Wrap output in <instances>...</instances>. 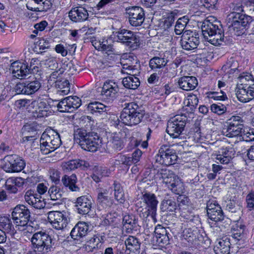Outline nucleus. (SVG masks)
I'll return each instance as SVG.
<instances>
[{"instance_id": "f3484780", "label": "nucleus", "mask_w": 254, "mask_h": 254, "mask_svg": "<svg viewBox=\"0 0 254 254\" xmlns=\"http://www.w3.org/2000/svg\"><path fill=\"white\" fill-rule=\"evenodd\" d=\"M81 105V100L77 96H68L62 100L58 104L61 112H72Z\"/></svg>"}, {"instance_id": "4be33fe9", "label": "nucleus", "mask_w": 254, "mask_h": 254, "mask_svg": "<svg viewBox=\"0 0 254 254\" xmlns=\"http://www.w3.org/2000/svg\"><path fill=\"white\" fill-rule=\"evenodd\" d=\"M27 8L35 11H46L50 9L52 3L51 0H27Z\"/></svg>"}, {"instance_id": "f8f14e48", "label": "nucleus", "mask_w": 254, "mask_h": 254, "mask_svg": "<svg viewBox=\"0 0 254 254\" xmlns=\"http://www.w3.org/2000/svg\"><path fill=\"white\" fill-rule=\"evenodd\" d=\"M156 157L157 162L165 166H170L175 164L178 158L175 151L167 146L160 148L159 153Z\"/></svg>"}, {"instance_id": "774afa93", "label": "nucleus", "mask_w": 254, "mask_h": 254, "mask_svg": "<svg viewBox=\"0 0 254 254\" xmlns=\"http://www.w3.org/2000/svg\"><path fill=\"white\" fill-rule=\"evenodd\" d=\"M50 178L52 182H54L56 184L60 182V173L57 170L53 169L50 171Z\"/></svg>"}, {"instance_id": "1a4fd4ad", "label": "nucleus", "mask_w": 254, "mask_h": 254, "mask_svg": "<svg viewBox=\"0 0 254 254\" xmlns=\"http://www.w3.org/2000/svg\"><path fill=\"white\" fill-rule=\"evenodd\" d=\"M115 36L117 41L132 50L136 49L139 45V37L131 31L122 29L117 32Z\"/></svg>"}, {"instance_id": "052dcab7", "label": "nucleus", "mask_w": 254, "mask_h": 254, "mask_svg": "<svg viewBox=\"0 0 254 254\" xmlns=\"http://www.w3.org/2000/svg\"><path fill=\"white\" fill-rule=\"evenodd\" d=\"M211 110L214 113L221 115L226 111V108L222 104H213L211 105Z\"/></svg>"}, {"instance_id": "5fc2aeb1", "label": "nucleus", "mask_w": 254, "mask_h": 254, "mask_svg": "<svg viewBox=\"0 0 254 254\" xmlns=\"http://www.w3.org/2000/svg\"><path fill=\"white\" fill-rule=\"evenodd\" d=\"M48 193L51 199L53 200L61 199L62 197V191L56 186H52L49 190Z\"/></svg>"}, {"instance_id": "5701e85b", "label": "nucleus", "mask_w": 254, "mask_h": 254, "mask_svg": "<svg viewBox=\"0 0 254 254\" xmlns=\"http://www.w3.org/2000/svg\"><path fill=\"white\" fill-rule=\"evenodd\" d=\"M92 201L91 196L83 195L78 197L75 205L78 212L81 214H88L92 207Z\"/></svg>"}, {"instance_id": "bb28decb", "label": "nucleus", "mask_w": 254, "mask_h": 254, "mask_svg": "<svg viewBox=\"0 0 254 254\" xmlns=\"http://www.w3.org/2000/svg\"><path fill=\"white\" fill-rule=\"evenodd\" d=\"M12 73L17 78H25L27 75L31 73V69L24 63L14 62L12 64Z\"/></svg>"}, {"instance_id": "bf43d9fd", "label": "nucleus", "mask_w": 254, "mask_h": 254, "mask_svg": "<svg viewBox=\"0 0 254 254\" xmlns=\"http://www.w3.org/2000/svg\"><path fill=\"white\" fill-rule=\"evenodd\" d=\"M45 65L51 70H56L58 68V63L55 58H48L45 61Z\"/></svg>"}, {"instance_id": "338daca9", "label": "nucleus", "mask_w": 254, "mask_h": 254, "mask_svg": "<svg viewBox=\"0 0 254 254\" xmlns=\"http://www.w3.org/2000/svg\"><path fill=\"white\" fill-rule=\"evenodd\" d=\"M5 186L6 189L11 193H15L18 190V189L16 188V187L13 183L12 179H8L5 183Z\"/></svg>"}, {"instance_id": "20e7f679", "label": "nucleus", "mask_w": 254, "mask_h": 254, "mask_svg": "<svg viewBox=\"0 0 254 254\" xmlns=\"http://www.w3.org/2000/svg\"><path fill=\"white\" fill-rule=\"evenodd\" d=\"M145 114V111L139 108L137 104L131 102L124 108L120 115V119L126 125L134 126L142 121Z\"/></svg>"}, {"instance_id": "39448f33", "label": "nucleus", "mask_w": 254, "mask_h": 254, "mask_svg": "<svg viewBox=\"0 0 254 254\" xmlns=\"http://www.w3.org/2000/svg\"><path fill=\"white\" fill-rule=\"evenodd\" d=\"M62 144L59 134L54 130L44 132L40 139V150L43 154H48L58 149Z\"/></svg>"}, {"instance_id": "dca6fc26", "label": "nucleus", "mask_w": 254, "mask_h": 254, "mask_svg": "<svg viewBox=\"0 0 254 254\" xmlns=\"http://www.w3.org/2000/svg\"><path fill=\"white\" fill-rule=\"evenodd\" d=\"M119 91L118 85L115 82L108 80L104 83L100 95L103 100L111 102L116 98Z\"/></svg>"}, {"instance_id": "79ce46f5", "label": "nucleus", "mask_w": 254, "mask_h": 254, "mask_svg": "<svg viewBox=\"0 0 254 254\" xmlns=\"http://www.w3.org/2000/svg\"><path fill=\"white\" fill-rule=\"evenodd\" d=\"M167 62L164 58L155 56L150 60L149 65L151 69L156 70L165 67Z\"/></svg>"}, {"instance_id": "c85d7f7f", "label": "nucleus", "mask_w": 254, "mask_h": 254, "mask_svg": "<svg viewBox=\"0 0 254 254\" xmlns=\"http://www.w3.org/2000/svg\"><path fill=\"white\" fill-rule=\"evenodd\" d=\"M68 16L72 21L77 22L86 20L88 16V13L85 8L76 7L70 10Z\"/></svg>"}, {"instance_id": "09e8293b", "label": "nucleus", "mask_w": 254, "mask_h": 254, "mask_svg": "<svg viewBox=\"0 0 254 254\" xmlns=\"http://www.w3.org/2000/svg\"><path fill=\"white\" fill-rule=\"evenodd\" d=\"M168 189L176 194H182L184 192L185 190L184 185L179 178H177L173 184L169 186Z\"/></svg>"}, {"instance_id": "603ef678", "label": "nucleus", "mask_w": 254, "mask_h": 254, "mask_svg": "<svg viewBox=\"0 0 254 254\" xmlns=\"http://www.w3.org/2000/svg\"><path fill=\"white\" fill-rule=\"evenodd\" d=\"M137 219L133 215H127L124 217L123 223L125 226L128 225L127 229H133L136 227Z\"/></svg>"}, {"instance_id": "49530a36", "label": "nucleus", "mask_w": 254, "mask_h": 254, "mask_svg": "<svg viewBox=\"0 0 254 254\" xmlns=\"http://www.w3.org/2000/svg\"><path fill=\"white\" fill-rule=\"evenodd\" d=\"M246 227L243 224H237L236 227L234 228L232 231V237L237 240H240L242 239L245 235Z\"/></svg>"}, {"instance_id": "8fccbe9b", "label": "nucleus", "mask_w": 254, "mask_h": 254, "mask_svg": "<svg viewBox=\"0 0 254 254\" xmlns=\"http://www.w3.org/2000/svg\"><path fill=\"white\" fill-rule=\"evenodd\" d=\"M13 226L10 219L7 216L0 217V229L5 231V233L11 232Z\"/></svg>"}, {"instance_id": "6ab92c4d", "label": "nucleus", "mask_w": 254, "mask_h": 254, "mask_svg": "<svg viewBox=\"0 0 254 254\" xmlns=\"http://www.w3.org/2000/svg\"><path fill=\"white\" fill-rule=\"evenodd\" d=\"M206 208L208 217L211 220L217 222L224 219L223 211L216 201L209 200L207 203Z\"/></svg>"}, {"instance_id": "37998d69", "label": "nucleus", "mask_w": 254, "mask_h": 254, "mask_svg": "<svg viewBox=\"0 0 254 254\" xmlns=\"http://www.w3.org/2000/svg\"><path fill=\"white\" fill-rule=\"evenodd\" d=\"M122 133H115L110 141L111 145L117 151L121 150L124 146V138Z\"/></svg>"}, {"instance_id": "7c9ffc66", "label": "nucleus", "mask_w": 254, "mask_h": 254, "mask_svg": "<svg viewBox=\"0 0 254 254\" xmlns=\"http://www.w3.org/2000/svg\"><path fill=\"white\" fill-rule=\"evenodd\" d=\"M230 239L225 237L217 241L214 247V251L216 254H229L230 249Z\"/></svg>"}, {"instance_id": "f03ea898", "label": "nucleus", "mask_w": 254, "mask_h": 254, "mask_svg": "<svg viewBox=\"0 0 254 254\" xmlns=\"http://www.w3.org/2000/svg\"><path fill=\"white\" fill-rule=\"evenodd\" d=\"M74 140L85 150L95 152L101 146V139L97 133H87L83 128H77L74 132Z\"/></svg>"}, {"instance_id": "69168bd1", "label": "nucleus", "mask_w": 254, "mask_h": 254, "mask_svg": "<svg viewBox=\"0 0 254 254\" xmlns=\"http://www.w3.org/2000/svg\"><path fill=\"white\" fill-rule=\"evenodd\" d=\"M247 207L249 210L254 208V192L249 193L246 196Z\"/></svg>"}, {"instance_id": "0eeeda50", "label": "nucleus", "mask_w": 254, "mask_h": 254, "mask_svg": "<svg viewBox=\"0 0 254 254\" xmlns=\"http://www.w3.org/2000/svg\"><path fill=\"white\" fill-rule=\"evenodd\" d=\"M243 125L239 116H233L223 128L222 134L228 137L243 136Z\"/></svg>"}, {"instance_id": "c03bdc74", "label": "nucleus", "mask_w": 254, "mask_h": 254, "mask_svg": "<svg viewBox=\"0 0 254 254\" xmlns=\"http://www.w3.org/2000/svg\"><path fill=\"white\" fill-rule=\"evenodd\" d=\"M127 249L133 253L137 252L140 249V244L138 240L133 236H129L125 241Z\"/></svg>"}, {"instance_id": "c9c22d12", "label": "nucleus", "mask_w": 254, "mask_h": 254, "mask_svg": "<svg viewBox=\"0 0 254 254\" xmlns=\"http://www.w3.org/2000/svg\"><path fill=\"white\" fill-rule=\"evenodd\" d=\"M137 75L127 76L123 78L122 83L124 86L129 89L135 90L140 85L139 79Z\"/></svg>"}, {"instance_id": "3c124183", "label": "nucleus", "mask_w": 254, "mask_h": 254, "mask_svg": "<svg viewBox=\"0 0 254 254\" xmlns=\"http://www.w3.org/2000/svg\"><path fill=\"white\" fill-rule=\"evenodd\" d=\"M238 63L237 61L231 59L225 64H224L222 69L229 74L233 73L238 69Z\"/></svg>"}, {"instance_id": "864d4df0", "label": "nucleus", "mask_w": 254, "mask_h": 254, "mask_svg": "<svg viewBox=\"0 0 254 254\" xmlns=\"http://www.w3.org/2000/svg\"><path fill=\"white\" fill-rule=\"evenodd\" d=\"M196 232L192 231L190 228L185 229L183 232V238L189 243L192 244L196 240Z\"/></svg>"}, {"instance_id": "4c0bfd02", "label": "nucleus", "mask_w": 254, "mask_h": 254, "mask_svg": "<svg viewBox=\"0 0 254 254\" xmlns=\"http://www.w3.org/2000/svg\"><path fill=\"white\" fill-rule=\"evenodd\" d=\"M247 26L248 21L244 20L243 24H240L236 21H232L229 28L232 33L236 36H240L245 33L246 28Z\"/></svg>"}, {"instance_id": "2f4dec72", "label": "nucleus", "mask_w": 254, "mask_h": 254, "mask_svg": "<svg viewBox=\"0 0 254 254\" xmlns=\"http://www.w3.org/2000/svg\"><path fill=\"white\" fill-rule=\"evenodd\" d=\"M22 133L23 137L21 141L22 142L32 141L37 134L36 128L33 125H25L22 128Z\"/></svg>"}, {"instance_id": "72a5a7b5", "label": "nucleus", "mask_w": 254, "mask_h": 254, "mask_svg": "<svg viewBox=\"0 0 254 254\" xmlns=\"http://www.w3.org/2000/svg\"><path fill=\"white\" fill-rule=\"evenodd\" d=\"M62 182L64 187H68L72 191H79L80 188L76 185V176L73 174L70 176L64 175L62 178Z\"/></svg>"}, {"instance_id": "680f3d73", "label": "nucleus", "mask_w": 254, "mask_h": 254, "mask_svg": "<svg viewBox=\"0 0 254 254\" xmlns=\"http://www.w3.org/2000/svg\"><path fill=\"white\" fill-rule=\"evenodd\" d=\"M209 97L213 98L214 100L221 101H224L227 99L226 95L222 90H221L220 93L218 92H211L209 94Z\"/></svg>"}, {"instance_id": "ea45409f", "label": "nucleus", "mask_w": 254, "mask_h": 254, "mask_svg": "<svg viewBox=\"0 0 254 254\" xmlns=\"http://www.w3.org/2000/svg\"><path fill=\"white\" fill-rule=\"evenodd\" d=\"M140 65L137 63V59L135 58V64L134 65H129L127 64H123V68L122 69V72L130 75H138L140 73Z\"/></svg>"}, {"instance_id": "4d7b16f0", "label": "nucleus", "mask_w": 254, "mask_h": 254, "mask_svg": "<svg viewBox=\"0 0 254 254\" xmlns=\"http://www.w3.org/2000/svg\"><path fill=\"white\" fill-rule=\"evenodd\" d=\"M233 18V21H236L240 24H243V21H248V25L252 21V18L251 16L246 15L245 14H235V15H232Z\"/></svg>"}, {"instance_id": "0e129e2a", "label": "nucleus", "mask_w": 254, "mask_h": 254, "mask_svg": "<svg viewBox=\"0 0 254 254\" xmlns=\"http://www.w3.org/2000/svg\"><path fill=\"white\" fill-rule=\"evenodd\" d=\"M170 231V229L169 228H166L161 225H157L155 228L154 230V236H157L159 235H161L164 234H169Z\"/></svg>"}, {"instance_id": "c756f323", "label": "nucleus", "mask_w": 254, "mask_h": 254, "mask_svg": "<svg viewBox=\"0 0 254 254\" xmlns=\"http://www.w3.org/2000/svg\"><path fill=\"white\" fill-rule=\"evenodd\" d=\"M103 238L99 235H94L83 246V249L87 252H92L98 250L102 245Z\"/></svg>"}, {"instance_id": "b1692460", "label": "nucleus", "mask_w": 254, "mask_h": 254, "mask_svg": "<svg viewBox=\"0 0 254 254\" xmlns=\"http://www.w3.org/2000/svg\"><path fill=\"white\" fill-rule=\"evenodd\" d=\"M109 190L107 189L103 190L98 194L97 204L100 210L108 209L113 204V200L108 195Z\"/></svg>"}, {"instance_id": "f257e3e1", "label": "nucleus", "mask_w": 254, "mask_h": 254, "mask_svg": "<svg viewBox=\"0 0 254 254\" xmlns=\"http://www.w3.org/2000/svg\"><path fill=\"white\" fill-rule=\"evenodd\" d=\"M202 34L205 40L215 46L220 45L224 40V30L220 21L210 16L202 22Z\"/></svg>"}, {"instance_id": "f704fd0d", "label": "nucleus", "mask_w": 254, "mask_h": 254, "mask_svg": "<svg viewBox=\"0 0 254 254\" xmlns=\"http://www.w3.org/2000/svg\"><path fill=\"white\" fill-rule=\"evenodd\" d=\"M232 159V152L227 147L220 148L216 155V160L217 163L228 164Z\"/></svg>"}, {"instance_id": "473e14b6", "label": "nucleus", "mask_w": 254, "mask_h": 254, "mask_svg": "<svg viewBox=\"0 0 254 254\" xmlns=\"http://www.w3.org/2000/svg\"><path fill=\"white\" fill-rule=\"evenodd\" d=\"M88 164L85 161L80 160H71L67 162H63L62 165V168L65 171H71L78 168L85 169Z\"/></svg>"}, {"instance_id": "a18cd8bd", "label": "nucleus", "mask_w": 254, "mask_h": 254, "mask_svg": "<svg viewBox=\"0 0 254 254\" xmlns=\"http://www.w3.org/2000/svg\"><path fill=\"white\" fill-rule=\"evenodd\" d=\"M160 208L162 211L174 212L177 208L174 199H164L161 203Z\"/></svg>"}, {"instance_id": "9d476101", "label": "nucleus", "mask_w": 254, "mask_h": 254, "mask_svg": "<svg viewBox=\"0 0 254 254\" xmlns=\"http://www.w3.org/2000/svg\"><path fill=\"white\" fill-rule=\"evenodd\" d=\"M48 220L52 227L56 230H60L65 228L69 219L64 212L51 211L47 213Z\"/></svg>"}, {"instance_id": "de8ad7c7", "label": "nucleus", "mask_w": 254, "mask_h": 254, "mask_svg": "<svg viewBox=\"0 0 254 254\" xmlns=\"http://www.w3.org/2000/svg\"><path fill=\"white\" fill-rule=\"evenodd\" d=\"M114 187L115 199L120 203H124L125 200V198L124 196V192L121 184L117 182H115Z\"/></svg>"}, {"instance_id": "cd10ccee", "label": "nucleus", "mask_w": 254, "mask_h": 254, "mask_svg": "<svg viewBox=\"0 0 254 254\" xmlns=\"http://www.w3.org/2000/svg\"><path fill=\"white\" fill-rule=\"evenodd\" d=\"M179 87L186 91L192 90L198 84L197 80L194 76H185L180 78L178 81Z\"/></svg>"}, {"instance_id": "58836bf2", "label": "nucleus", "mask_w": 254, "mask_h": 254, "mask_svg": "<svg viewBox=\"0 0 254 254\" xmlns=\"http://www.w3.org/2000/svg\"><path fill=\"white\" fill-rule=\"evenodd\" d=\"M88 109L92 114L99 113L102 114L108 112L110 110V107L100 102H95L90 103L88 105Z\"/></svg>"}, {"instance_id": "aec40b11", "label": "nucleus", "mask_w": 254, "mask_h": 254, "mask_svg": "<svg viewBox=\"0 0 254 254\" xmlns=\"http://www.w3.org/2000/svg\"><path fill=\"white\" fill-rule=\"evenodd\" d=\"M142 199L146 205L148 214H150L152 219L156 221L155 216L158 203L156 196L153 193L146 192L142 195Z\"/></svg>"}, {"instance_id": "a19ab883", "label": "nucleus", "mask_w": 254, "mask_h": 254, "mask_svg": "<svg viewBox=\"0 0 254 254\" xmlns=\"http://www.w3.org/2000/svg\"><path fill=\"white\" fill-rule=\"evenodd\" d=\"M55 86L58 89L57 93L61 95H67L70 91L69 83L67 80L58 79L55 81Z\"/></svg>"}, {"instance_id": "9b49d317", "label": "nucleus", "mask_w": 254, "mask_h": 254, "mask_svg": "<svg viewBox=\"0 0 254 254\" xmlns=\"http://www.w3.org/2000/svg\"><path fill=\"white\" fill-rule=\"evenodd\" d=\"M11 215L19 229L20 227L26 226L30 216L29 210L23 205H17L13 209Z\"/></svg>"}, {"instance_id": "e2e57ef3", "label": "nucleus", "mask_w": 254, "mask_h": 254, "mask_svg": "<svg viewBox=\"0 0 254 254\" xmlns=\"http://www.w3.org/2000/svg\"><path fill=\"white\" fill-rule=\"evenodd\" d=\"M54 70L50 75V81H55V79H60V75L63 74L64 71V68L62 67L59 68L58 69H56Z\"/></svg>"}, {"instance_id": "7ed1b4c3", "label": "nucleus", "mask_w": 254, "mask_h": 254, "mask_svg": "<svg viewBox=\"0 0 254 254\" xmlns=\"http://www.w3.org/2000/svg\"><path fill=\"white\" fill-rule=\"evenodd\" d=\"M32 251L27 254H49L54 251V243L52 237L45 232L34 233L31 238Z\"/></svg>"}, {"instance_id": "a878e982", "label": "nucleus", "mask_w": 254, "mask_h": 254, "mask_svg": "<svg viewBox=\"0 0 254 254\" xmlns=\"http://www.w3.org/2000/svg\"><path fill=\"white\" fill-rule=\"evenodd\" d=\"M89 226L84 222H79L75 225L70 232L71 237L74 240H79L88 233Z\"/></svg>"}, {"instance_id": "e433bc0d", "label": "nucleus", "mask_w": 254, "mask_h": 254, "mask_svg": "<svg viewBox=\"0 0 254 254\" xmlns=\"http://www.w3.org/2000/svg\"><path fill=\"white\" fill-rule=\"evenodd\" d=\"M162 179V182L165 184L167 187L169 188L179 177L176 176L173 172L168 170H161L158 175Z\"/></svg>"}, {"instance_id": "ddd939ff", "label": "nucleus", "mask_w": 254, "mask_h": 254, "mask_svg": "<svg viewBox=\"0 0 254 254\" xmlns=\"http://www.w3.org/2000/svg\"><path fill=\"white\" fill-rule=\"evenodd\" d=\"M129 24L134 27L141 26L145 19L143 9L139 6H133L126 10Z\"/></svg>"}, {"instance_id": "423d86ee", "label": "nucleus", "mask_w": 254, "mask_h": 254, "mask_svg": "<svg viewBox=\"0 0 254 254\" xmlns=\"http://www.w3.org/2000/svg\"><path fill=\"white\" fill-rule=\"evenodd\" d=\"M187 120L184 115H177L171 118L168 122L167 132L173 138H177L184 130Z\"/></svg>"}, {"instance_id": "a211bd4d", "label": "nucleus", "mask_w": 254, "mask_h": 254, "mask_svg": "<svg viewBox=\"0 0 254 254\" xmlns=\"http://www.w3.org/2000/svg\"><path fill=\"white\" fill-rule=\"evenodd\" d=\"M236 95L238 99L244 103L248 102L254 98V83L248 86L240 84L236 89Z\"/></svg>"}, {"instance_id": "4468645a", "label": "nucleus", "mask_w": 254, "mask_h": 254, "mask_svg": "<svg viewBox=\"0 0 254 254\" xmlns=\"http://www.w3.org/2000/svg\"><path fill=\"white\" fill-rule=\"evenodd\" d=\"M5 159L6 162L3 168L8 173L19 172L25 166L24 160L16 155L6 156Z\"/></svg>"}, {"instance_id": "6e6552de", "label": "nucleus", "mask_w": 254, "mask_h": 254, "mask_svg": "<svg viewBox=\"0 0 254 254\" xmlns=\"http://www.w3.org/2000/svg\"><path fill=\"white\" fill-rule=\"evenodd\" d=\"M41 86V83L39 79L30 76L26 81L17 83L14 90L17 94L30 95L37 91Z\"/></svg>"}, {"instance_id": "412c9836", "label": "nucleus", "mask_w": 254, "mask_h": 254, "mask_svg": "<svg viewBox=\"0 0 254 254\" xmlns=\"http://www.w3.org/2000/svg\"><path fill=\"white\" fill-rule=\"evenodd\" d=\"M25 201L36 209L43 208L46 205L44 199L41 195L35 193L32 190H28L24 196Z\"/></svg>"}, {"instance_id": "6e6d98bb", "label": "nucleus", "mask_w": 254, "mask_h": 254, "mask_svg": "<svg viewBox=\"0 0 254 254\" xmlns=\"http://www.w3.org/2000/svg\"><path fill=\"white\" fill-rule=\"evenodd\" d=\"M119 218L118 214L116 212L108 214L102 221V224L105 225H109L118 223Z\"/></svg>"}, {"instance_id": "393cba45", "label": "nucleus", "mask_w": 254, "mask_h": 254, "mask_svg": "<svg viewBox=\"0 0 254 254\" xmlns=\"http://www.w3.org/2000/svg\"><path fill=\"white\" fill-rule=\"evenodd\" d=\"M32 104L35 108V111L33 112V116L35 118H40L47 117L49 114L48 111V106L46 102L43 101L42 99H38L33 101Z\"/></svg>"}, {"instance_id": "2eb2a0df", "label": "nucleus", "mask_w": 254, "mask_h": 254, "mask_svg": "<svg viewBox=\"0 0 254 254\" xmlns=\"http://www.w3.org/2000/svg\"><path fill=\"white\" fill-rule=\"evenodd\" d=\"M199 43L198 34L190 30L185 31L182 36L181 44L183 49L192 50L197 48Z\"/></svg>"}, {"instance_id": "13d9d810", "label": "nucleus", "mask_w": 254, "mask_h": 254, "mask_svg": "<svg viewBox=\"0 0 254 254\" xmlns=\"http://www.w3.org/2000/svg\"><path fill=\"white\" fill-rule=\"evenodd\" d=\"M170 234H163L161 235H159L157 236H155V238L156 239V242L160 245V246L163 245H167L169 244L170 241Z\"/></svg>"}]
</instances>
